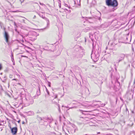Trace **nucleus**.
<instances>
[{"label":"nucleus","instance_id":"obj_6","mask_svg":"<svg viewBox=\"0 0 135 135\" xmlns=\"http://www.w3.org/2000/svg\"><path fill=\"white\" fill-rule=\"evenodd\" d=\"M75 126L74 125L71 128V132L72 133H74L75 132V128L74 127V126Z\"/></svg>","mask_w":135,"mask_h":135},{"label":"nucleus","instance_id":"obj_28","mask_svg":"<svg viewBox=\"0 0 135 135\" xmlns=\"http://www.w3.org/2000/svg\"><path fill=\"white\" fill-rule=\"evenodd\" d=\"M13 80H16V79H13Z\"/></svg>","mask_w":135,"mask_h":135},{"label":"nucleus","instance_id":"obj_29","mask_svg":"<svg viewBox=\"0 0 135 135\" xmlns=\"http://www.w3.org/2000/svg\"><path fill=\"white\" fill-rule=\"evenodd\" d=\"M86 40H85V42H86Z\"/></svg>","mask_w":135,"mask_h":135},{"label":"nucleus","instance_id":"obj_23","mask_svg":"<svg viewBox=\"0 0 135 135\" xmlns=\"http://www.w3.org/2000/svg\"><path fill=\"white\" fill-rule=\"evenodd\" d=\"M66 18H69L67 17V15L66 16Z\"/></svg>","mask_w":135,"mask_h":135},{"label":"nucleus","instance_id":"obj_24","mask_svg":"<svg viewBox=\"0 0 135 135\" xmlns=\"http://www.w3.org/2000/svg\"><path fill=\"white\" fill-rule=\"evenodd\" d=\"M43 118L44 119H47V118Z\"/></svg>","mask_w":135,"mask_h":135},{"label":"nucleus","instance_id":"obj_31","mask_svg":"<svg viewBox=\"0 0 135 135\" xmlns=\"http://www.w3.org/2000/svg\"><path fill=\"white\" fill-rule=\"evenodd\" d=\"M12 57L13 58V60H14V59H13V56H12Z\"/></svg>","mask_w":135,"mask_h":135},{"label":"nucleus","instance_id":"obj_10","mask_svg":"<svg viewBox=\"0 0 135 135\" xmlns=\"http://www.w3.org/2000/svg\"><path fill=\"white\" fill-rule=\"evenodd\" d=\"M44 19L46 21V22H47V25H49V20H48V19L47 18H45V17L44 18Z\"/></svg>","mask_w":135,"mask_h":135},{"label":"nucleus","instance_id":"obj_19","mask_svg":"<svg viewBox=\"0 0 135 135\" xmlns=\"http://www.w3.org/2000/svg\"><path fill=\"white\" fill-rule=\"evenodd\" d=\"M2 69V66L1 64H0V70L1 69Z\"/></svg>","mask_w":135,"mask_h":135},{"label":"nucleus","instance_id":"obj_27","mask_svg":"<svg viewBox=\"0 0 135 135\" xmlns=\"http://www.w3.org/2000/svg\"><path fill=\"white\" fill-rule=\"evenodd\" d=\"M36 17V16H34V18H35Z\"/></svg>","mask_w":135,"mask_h":135},{"label":"nucleus","instance_id":"obj_30","mask_svg":"<svg viewBox=\"0 0 135 135\" xmlns=\"http://www.w3.org/2000/svg\"><path fill=\"white\" fill-rule=\"evenodd\" d=\"M100 133V132H99L98 133L99 134Z\"/></svg>","mask_w":135,"mask_h":135},{"label":"nucleus","instance_id":"obj_22","mask_svg":"<svg viewBox=\"0 0 135 135\" xmlns=\"http://www.w3.org/2000/svg\"><path fill=\"white\" fill-rule=\"evenodd\" d=\"M104 105H105V104H103V105H102V106H104Z\"/></svg>","mask_w":135,"mask_h":135},{"label":"nucleus","instance_id":"obj_12","mask_svg":"<svg viewBox=\"0 0 135 135\" xmlns=\"http://www.w3.org/2000/svg\"><path fill=\"white\" fill-rule=\"evenodd\" d=\"M38 120H43L42 118L41 117H38Z\"/></svg>","mask_w":135,"mask_h":135},{"label":"nucleus","instance_id":"obj_11","mask_svg":"<svg viewBox=\"0 0 135 135\" xmlns=\"http://www.w3.org/2000/svg\"><path fill=\"white\" fill-rule=\"evenodd\" d=\"M79 2H78L77 3H76V2L75 1H74V2L75 4H77L78 5H80V0H79Z\"/></svg>","mask_w":135,"mask_h":135},{"label":"nucleus","instance_id":"obj_15","mask_svg":"<svg viewBox=\"0 0 135 135\" xmlns=\"http://www.w3.org/2000/svg\"><path fill=\"white\" fill-rule=\"evenodd\" d=\"M46 91L47 92V93L48 94V95L49 94V92L48 91V90L46 88Z\"/></svg>","mask_w":135,"mask_h":135},{"label":"nucleus","instance_id":"obj_14","mask_svg":"<svg viewBox=\"0 0 135 135\" xmlns=\"http://www.w3.org/2000/svg\"><path fill=\"white\" fill-rule=\"evenodd\" d=\"M2 23L0 22V26H1V28H2Z\"/></svg>","mask_w":135,"mask_h":135},{"label":"nucleus","instance_id":"obj_1","mask_svg":"<svg viewBox=\"0 0 135 135\" xmlns=\"http://www.w3.org/2000/svg\"><path fill=\"white\" fill-rule=\"evenodd\" d=\"M106 3L108 6L113 7H116L118 5V3L116 0H106Z\"/></svg>","mask_w":135,"mask_h":135},{"label":"nucleus","instance_id":"obj_2","mask_svg":"<svg viewBox=\"0 0 135 135\" xmlns=\"http://www.w3.org/2000/svg\"><path fill=\"white\" fill-rule=\"evenodd\" d=\"M33 102V100L30 95H29L26 96L25 101V105L26 106H28L32 104Z\"/></svg>","mask_w":135,"mask_h":135},{"label":"nucleus","instance_id":"obj_4","mask_svg":"<svg viewBox=\"0 0 135 135\" xmlns=\"http://www.w3.org/2000/svg\"><path fill=\"white\" fill-rule=\"evenodd\" d=\"M11 132L13 134H16L17 131V128L16 127H15L13 128H12L11 127H10Z\"/></svg>","mask_w":135,"mask_h":135},{"label":"nucleus","instance_id":"obj_3","mask_svg":"<svg viewBox=\"0 0 135 135\" xmlns=\"http://www.w3.org/2000/svg\"><path fill=\"white\" fill-rule=\"evenodd\" d=\"M4 37L6 40V42L7 43H8V42L9 36L8 33L5 31V28H4Z\"/></svg>","mask_w":135,"mask_h":135},{"label":"nucleus","instance_id":"obj_26","mask_svg":"<svg viewBox=\"0 0 135 135\" xmlns=\"http://www.w3.org/2000/svg\"><path fill=\"white\" fill-rule=\"evenodd\" d=\"M73 108V107L70 108H69V109L72 108Z\"/></svg>","mask_w":135,"mask_h":135},{"label":"nucleus","instance_id":"obj_17","mask_svg":"<svg viewBox=\"0 0 135 135\" xmlns=\"http://www.w3.org/2000/svg\"><path fill=\"white\" fill-rule=\"evenodd\" d=\"M48 86L49 87H50L51 86H50V83L48 82Z\"/></svg>","mask_w":135,"mask_h":135},{"label":"nucleus","instance_id":"obj_13","mask_svg":"<svg viewBox=\"0 0 135 135\" xmlns=\"http://www.w3.org/2000/svg\"><path fill=\"white\" fill-rule=\"evenodd\" d=\"M57 105H58V107H59V112H60V106H59V105L58 104H57Z\"/></svg>","mask_w":135,"mask_h":135},{"label":"nucleus","instance_id":"obj_7","mask_svg":"<svg viewBox=\"0 0 135 135\" xmlns=\"http://www.w3.org/2000/svg\"><path fill=\"white\" fill-rule=\"evenodd\" d=\"M38 14L40 17H41L43 18L44 19L45 18L44 13H43V12L40 13H38Z\"/></svg>","mask_w":135,"mask_h":135},{"label":"nucleus","instance_id":"obj_16","mask_svg":"<svg viewBox=\"0 0 135 135\" xmlns=\"http://www.w3.org/2000/svg\"><path fill=\"white\" fill-rule=\"evenodd\" d=\"M20 1L21 2V4H22V3L23 2L24 0H20Z\"/></svg>","mask_w":135,"mask_h":135},{"label":"nucleus","instance_id":"obj_21","mask_svg":"<svg viewBox=\"0 0 135 135\" xmlns=\"http://www.w3.org/2000/svg\"><path fill=\"white\" fill-rule=\"evenodd\" d=\"M20 120H18V123H20Z\"/></svg>","mask_w":135,"mask_h":135},{"label":"nucleus","instance_id":"obj_8","mask_svg":"<svg viewBox=\"0 0 135 135\" xmlns=\"http://www.w3.org/2000/svg\"><path fill=\"white\" fill-rule=\"evenodd\" d=\"M28 114L30 115H33L34 114V112L32 111L28 112L27 113Z\"/></svg>","mask_w":135,"mask_h":135},{"label":"nucleus","instance_id":"obj_18","mask_svg":"<svg viewBox=\"0 0 135 135\" xmlns=\"http://www.w3.org/2000/svg\"><path fill=\"white\" fill-rule=\"evenodd\" d=\"M57 95L56 94L55 95V97L54 98L55 99L56 98H57Z\"/></svg>","mask_w":135,"mask_h":135},{"label":"nucleus","instance_id":"obj_9","mask_svg":"<svg viewBox=\"0 0 135 135\" xmlns=\"http://www.w3.org/2000/svg\"><path fill=\"white\" fill-rule=\"evenodd\" d=\"M92 55H93V54H91V58L92 59H94V57H95V58H96V57H98L99 56V54H97V55H95V57H93V56H92Z\"/></svg>","mask_w":135,"mask_h":135},{"label":"nucleus","instance_id":"obj_5","mask_svg":"<svg viewBox=\"0 0 135 135\" xmlns=\"http://www.w3.org/2000/svg\"><path fill=\"white\" fill-rule=\"evenodd\" d=\"M125 55L123 54H121L118 56V62L124 59Z\"/></svg>","mask_w":135,"mask_h":135},{"label":"nucleus","instance_id":"obj_25","mask_svg":"<svg viewBox=\"0 0 135 135\" xmlns=\"http://www.w3.org/2000/svg\"><path fill=\"white\" fill-rule=\"evenodd\" d=\"M22 56V57H26V56Z\"/></svg>","mask_w":135,"mask_h":135},{"label":"nucleus","instance_id":"obj_20","mask_svg":"<svg viewBox=\"0 0 135 135\" xmlns=\"http://www.w3.org/2000/svg\"><path fill=\"white\" fill-rule=\"evenodd\" d=\"M22 124H24L25 123L24 122V121L22 122Z\"/></svg>","mask_w":135,"mask_h":135}]
</instances>
